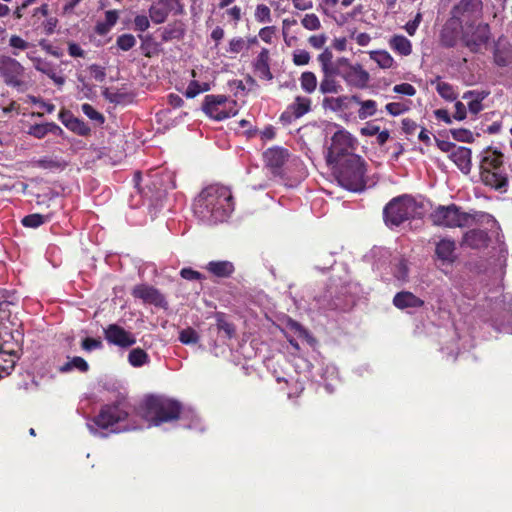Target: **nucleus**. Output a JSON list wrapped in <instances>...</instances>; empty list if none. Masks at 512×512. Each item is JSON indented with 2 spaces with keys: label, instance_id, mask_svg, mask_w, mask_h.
I'll list each match as a JSON object with an SVG mask.
<instances>
[{
  "label": "nucleus",
  "instance_id": "nucleus-1",
  "mask_svg": "<svg viewBox=\"0 0 512 512\" xmlns=\"http://www.w3.org/2000/svg\"><path fill=\"white\" fill-rule=\"evenodd\" d=\"M235 209V200L229 186L212 183L205 186L193 202L194 215L204 224L226 222Z\"/></svg>",
  "mask_w": 512,
  "mask_h": 512
},
{
  "label": "nucleus",
  "instance_id": "nucleus-2",
  "mask_svg": "<svg viewBox=\"0 0 512 512\" xmlns=\"http://www.w3.org/2000/svg\"><path fill=\"white\" fill-rule=\"evenodd\" d=\"M339 184L352 192H361L367 186V163L359 155L329 165Z\"/></svg>",
  "mask_w": 512,
  "mask_h": 512
},
{
  "label": "nucleus",
  "instance_id": "nucleus-3",
  "mask_svg": "<svg viewBox=\"0 0 512 512\" xmlns=\"http://www.w3.org/2000/svg\"><path fill=\"white\" fill-rule=\"evenodd\" d=\"M504 162L503 153L497 148H491L482 151L480 160V179L483 184L489 186L500 193H505L508 187V176L498 170Z\"/></svg>",
  "mask_w": 512,
  "mask_h": 512
},
{
  "label": "nucleus",
  "instance_id": "nucleus-4",
  "mask_svg": "<svg viewBox=\"0 0 512 512\" xmlns=\"http://www.w3.org/2000/svg\"><path fill=\"white\" fill-rule=\"evenodd\" d=\"M144 417L153 426L179 419L182 406L178 401L150 396L145 400Z\"/></svg>",
  "mask_w": 512,
  "mask_h": 512
},
{
  "label": "nucleus",
  "instance_id": "nucleus-5",
  "mask_svg": "<svg viewBox=\"0 0 512 512\" xmlns=\"http://www.w3.org/2000/svg\"><path fill=\"white\" fill-rule=\"evenodd\" d=\"M420 206L408 195L394 198L383 209L385 223L391 226H400L405 221L414 218Z\"/></svg>",
  "mask_w": 512,
  "mask_h": 512
},
{
  "label": "nucleus",
  "instance_id": "nucleus-6",
  "mask_svg": "<svg viewBox=\"0 0 512 512\" xmlns=\"http://www.w3.org/2000/svg\"><path fill=\"white\" fill-rule=\"evenodd\" d=\"M430 220L435 226L445 228H463L467 227L475 218L470 213L461 210L457 204L448 206H437L430 214Z\"/></svg>",
  "mask_w": 512,
  "mask_h": 512
},
{
  "label": "nucleus",
  "instance_id": "nucleus-7",
  "mask_svg": "<svg viewBox=\"0 0 512 512\" xmlns=\"http://www.w3.org/2000/svg\"><path fill=\"white\" fill-rule=\"evenodd\" d=\"M129 408L123 400H117L114 403L101 406L97 415L91 419L92 424L101 430L111 429V433H117L112 428L125 421L129 417Z\"/></svg>",
  "mask_w": 512,
  "mask_h": 512
},
{
  "label": "nucleus",
  "instance_id": "nucleus-8",
  "mask_svg": "<svg viewBox=\"0 0 512 512\" xmlns=\"http://www.w3.org/2000/svg\"><path fill=\"white\" fill-rule=\"evenodd\" d=\"M357 141L347 130H338L331 137L330 146L326 153V163L331 165L349 158L350 155H356Z\"/></svg>",
  "mask_w": 512,
  "mask_h": 512
},
{
  "label": "nucleus",
  "instance_id": "nucleus-9",
  "mask_svg": "<svg viewBox=\"0 0 512 512\" xmlns=\"http://www.w3.org/2000/svg\"><path fill=\"white\" fill-rule=\"evenodd\" d=\"M491 38V29L487 23H474L462 26L461 40L466 48L473 53L482 52Z\"/></svg>",
  "mask_w": 512,
  "mask_h": 512
},
{
  "label": "nucleus",
  "instance_id": "nucleus-10",
  "mask_svg": "<svg viewBox=\"0 0 512 512\" xmlns=\"http://www.w3.org/2000/svg\"><path fill=\"white\" fill-rule=\"evenodd\" d=\"M337 72L349 88L367 89L369 87L370 74L360 63L352 64L348 58H341Z\"/></svg>",
  "mask_w": 512,
  "mask_h": 512
},
{
  "label": "nucleus",
  "instance_id": "nucleus-11",
  "mask_svg": "<svg viewBox=\"0 0 512 512\" xmlns=\"http://www.w3.org/2000/svg\"><path fill=\"white\" fill-rule=\"evenodd\" d=\"M227 103L235 106L234 100L229 101L228 96L224 94H208L204 97L202 104V110L211 119L224 120L229 119L236 115V111H232V108L227 109Z\"/></svg>",
  "mask_w": 512,
  "mask_h": 512
},
{
  "label": "nucleus",
  "instance_id": "nucleus-12",
  "mask_svg": "<svg viewBox=\"0 0 512 512\" xmlns=\"http://www.w3.org/2000/svg\"><path fill=\"white\" fill-rule=\"evenodd\" d=\"M482 0H460L450 10V17L462 26L476 23L482 17Z\"/></svg>",
  "mask_w": 512,
  "mask_h": 512
},
{
  "label": "nucleus",
  "instance_id": "nucleus-13",
  "mask_svg": "<svg viewBox=\"0 0 512 512\" xmlns=\"http://www.w3.org/2000/svg\"><path fill=\"white\" fill-rule=\"evenodd\" d=\"M24 67L15 58L3 56L0 58V76L5 84L13 88H20L24 85L22 76Z\"/></svg>",
  "mask_w": 512,
  "mask_h": 512
},
{
  "label": "nucleus",
  "instance_id": "nucleus-14",
  "mask_svg": "<svg viewBox=\"0 0 512 512\" xmlns=\"http://www.w3.org/2000/svg\"><path fill=\"white\" fill-rule=\"evenodd\" d=\"M104 337L108 344L121 349H128L136 344L135 335L116 323L104 328Z\"/></svg>",
  "mask_w": 512,
  "mask_h": 512
},
{
  "label": "nucleus",
  "instance_id": "nucleus-15",
  "mask_svg": "<svg viewBox=\"0 0 512 512\" xmlns=\"http://www.w3.org/2000/svg\"><path fill=\"white\" fill-rule=\"evenodd\" d=\"M289 157L290 153L288 149L282 148V146H272L263 152V161L265 166L274 175L281 174L282 168L289 160Z\"/></svg>",
  "mask_w": 512,
  "mask_h": 512
},
{
  "label": "nucleus",
  "instance_id": "nucleus-16",
  "mask_svg": "<svg viewBox=\"0 0 512 512\" xmlns=\"http://www.w3.org/2000/svg\"><path fill=\"white\" fill-rule=\"evenodd\" d=\"M461 34L462 24L450 17L440 31V43L445 48L455 47L461 39Z\"/></svg>",
  "mask_w": 512,
  "mask_h": 512
},
{
  "label": "nucleus",
  "instance_id": "nucleus-17",
  "mask_svg": "<svg viewBox=\"0 0 512 512\" xmlns=\"http://www.w3.org/2000/svg\"><path fill=\"white\" fill-rule=\"evenodd\" d=\"M491 237L488 232L480 229L467 231L462 238L461 245L473 250L485 249L489 246Z\"/></svg>",
  "mask_w": 512,
  "mask_h": 512
},
{
  "label": "nucleus",
  "instance_id": "nucleus-18",
  "mask_svg": "<svg viewBox=\"0 0 512 512\" xmlns=\"http://www.w3.org/2000/svg\"><path fill=\"white\" fill-rule=\"evenodd\" d=\"M27 58L31 60L33 67L36 70L47 75L57 87H61L65 83V79L62 76L57 75L53 64L45 60V58L36 57L33 53H27Z\"/></svg>",
  "mask_w": 512,
  "mask_h": 512
},
{
  "label": "nucleus",
  "instance_id": "nucleus-19",
  "mask_svg": "<svg viewBox=\"0 0 512 512\" xmlns=\"http://www.w3.org/2000/svg\"><path fill=\"white\" fill-rule=\"evenodd\" d=\"M177 3V0H156L149 8L150 20L156 24L164 23Z\"/></svg>",
  "mask_w": 512,
  "mask_h": 512
},
{
  "label": "nucleus",
  "instance_id": "nucleus-20",
  "mask_svg": "<svg viewBox=\"0 0 512 512\" xmlns=\"http://www.w3.org/2000/svg\"><path fill=\"white\" fill-rule=\"evenodd\" d=\"M132 294L135 298H139L145 303L156 306L161 305L164 301V296L160 293V290L146 284L135 286L132 290Z\"/></svg>",
  "mask_w": 512,
  "mask_h": 512
},
{
  "label": "nucleus",
  "instance_id": "nucleus-21",
  "mask_svg": "<svg viewBox=\"0 0 512 512\" xmlns=\"http://www.w3.org/2000/svg\"><path fill=\"white\" fill-rule=\"evenodd\" d=\"M471 155L472 152L470 148L458 146L451 151L449 158L463 174L468 175L472 168Z\"/></svg>",
  "mask_w": 512,
  "mask_h": 512
},
{
  "label": "nucleus",
  "instance_id": "nucleus-22",
  "mask_svg": "<svg viewBox=\"0 0 512 512\" xmlns=\"http://www.w3.org/2000/svg\"><path fill=\"white\" fill-rule=\"evenodd\" d=\"M435 254L437 259L443 263H452L457 259L455 255V241L449 238H442L436 243Z\"/></svg>",
  "mask_w": 512,
  "mask_h": 512
},
{
  "label": "nucleus",
  "instance_id": "nucleus-23",
  "mask_svg": "<svg viewBox=\"0 0 512 512\" xmlns=\"http://www.w3.org/2000/svg\"><path fill=\"white\" fill-rule=\"evenodd\" d=\"M205 269L214 277L229 278L235 271L234 264L229 260H211Z\"/></svg>",
  "mask_w": 512,
  "mask_h": 512
},
{
  "label": "nucleus",
  "instance_id": "nucleus-24",
  "mask_svg": "<svg viewBox=\"0 0 512 512\" xmlns=\"http://www.w3.org/2000/svg\"><path fill=\"white\" fill-rule=\"evenodd\" d=\"M392 303H394L398 309L403 310L406 308H420L425 304V301L415 294L403 290L402 292L396 293L394 299H392Z\"/></svg>",
  "mask_w": 512,
  "mask_h": 512
},
{
  "label": "nucleus",
  "instance_id": "nucleus-25",
  "mask_svg": "<svg viewBox=\"0 0 512 512\" xmlns=\"http://www.w3.org/2000/svg\"><path fill=\"white\" fill-rule=\"evenodd\" d=\"M312 100L307 96H296L293 103H291L287 112L282 115L285 117L287 113H290L295 119H299V117L305 116L311 111Z\"/></svg>",
  "mask_w": 512,
  "mask_h": 512
},
{
  "label": "nucleus",
  "instance_id": "nucleus-26",
  "mask_svg": "<svg viewBox=\"0 0 512 512\" xmlns=\"http://www.w3.org/2000/svg\"><path fill=\"white\" fill-rule=\"evenodd\" d=\"M338 68L332 71H323V77L320 81L319 91L323 94L339 93L342 91V86L335 77L338 76Z\"/></svg>",
  "mask_w": 512,
  "mask_h": 512
},
{
  "label": "nucleus",
  "instance_id": "nucleus-27",
  "mask_svg": "<svg viewBox=\"0 0 512 512\" xmlns=\"http://www.w3.org/2000/svg\"><path fill=\"white\" fill-rule=\"evenodd\" d=\"M269 59L268 49L262 48L253 64L255 72L258 73L259 77L268 81L273 78L269 67Z\"/></svg>",
  "mask_w": 512,
  "mask_h": 512
},
{
  "label": "nucleus",
  "instance_id": "nucleus-28",
  "mask_svg": "<svg viewBox=\"0 0 512 512\" xmlns=\"http://www.w3.org/2000/svg\"><path fill=\"white\" fill-rule=\"evenodd\" d=\"M349 102L352 101L351 96L348 95H341L338 97L326 96L322 100V106L325 110L341 112L349 108Z\"/></svg>",
  "mask_w": 512,
  "mask_h": 512
},
{
  "label": "nucleus",
  "instance_id": "nucleus-29",
  "mask_svg": "<svg viewBox=\"0 0 512 512\" xmlns=\"http://www.w3.org/2000/svg\"><path fill=\"white\" fill-rule=\"evenodd\" d=\"M389 47L402 56H409L412 52L411 41L401 34L391 36L388 41Z\"/></svg>",
  "mask_w": 512,
  "mask_h": 512
},
{
  "label": "nucleus",
  "instance_id": "nucleus-30",
  "mask_svg": "<svg viewBox=\"0 0 512 512\" xmlns=\"http://www.w3.org/2000/svg\"><path fill=\"white\" fill-rule=\"evenodd\" d=\"M351 101L360 105V108L357 112V116L360 119H368V117H373L377 112V103L375 100H361L357 95H351Z\"/></svg>",
  "mask_w": 512,
  "mask_h": 512
},
{
  "label": "nucleus",
  "instance_id": "nucleus-31",
  "mask_svg": "<svg viewBox=\"0 0 512 512\" xmlns=\"http://www.w3.org/2000/svg\"><path fill=\"white\" fill-rule=\"evenodd\" d=\"M34 166L52 172L62 171L67 168V163L59 157L45 156L33 162Z\"/></svg>",
  "mask_w": 512,
  "mask_h": 512
},
{
  "label": "nucleus",
  "instance_id": "nucleus-32",
  "mask_svg": "<svg viewBox=\"0 0 512 512\" xmlns=\"http://www.w3.org/2000/svg\"><path fill=\"white\" fill-rule=\"evenodd\" d=\"M512 61V49L509 44H501L500 40L496 43L494 49V62L505 67Z\"/></svg>",
  "mask_w": 512,
  "mask_h": 512
},
{
  "label": "nucleus",
  "instance_id": "nucleus-33",
  "mask_svg": "<svg viewBox=\"0 0 512 512\" xmlns=\"http://www.w3.org/2000/svg\"><path fill=\"white\" fill-rule=\"evenodd\" d=\"M440 79V76H437L436 80L432 81V84H436V91L438 94L447 101H455L458 97L455 88H453L449 83L442 82Z\"/></svg>",
  "mask_w": 512,
  "mask_h": 512
},
{
  "label": "nucleus",
  "instance_id": "nucleus-34",
  "mask_svg": "<svg viewBox=\"0 0 512 512\" xmlns=\"http://www.w3.org/2000/svg\"><path fill=\"white\" fill-rule=\"evenodd\" d=\"M128 361L131 366L140 368L149 363V355L143 348H133L128 354Z\"/></svg>",
  "mask_w": 512,
  "mask_h": 512
},
{
  "label": "nucleus",
  "instance_id": "nucleus-35",
  "mask_svg": "<svg viewBox=\"0 0 512 512\" xmlns=\"http://www.w3.org/2000/svg\"><path fill=\"white\" fill-rule=\"evenodd\" d=\"M73 369H77L82 373H86L89 370V365L86 360L80 356H74L70 361L66 362L59 368L61 373H68Z\"/></svg>",
  "mask_w": 512,
  "mask_h": 512
},
{
  "label": "nucleus",
  "instance_id": "nucleus-36",
  "mask_svg": "<svg viewBox=\"0 0 512 512\" xmlns=\"http://www.w3.org/2000/svg\"><path fill=\"white\" fill-rule=\"evenodd\" d=\"M332 57H333L332 53L328 48H326L318 56V61L320 63L322 72L323 71H332V70H335L336 68H338V66L340 65V62H341V58H339L335 61H332Z\"/></svg>",
  "mask_w": 512,
  "mask_h": 512
},
{
  "label": "nucleus",
  "instance_id": "nucleus-37",
  "mask_svg": "<svg viewBox=\"0 0 512 512\" xmlns=\"http://www.w3.org/2000/svg\"><path fill=\"white\" fill-rule=\"evenodd\" d=\"M300 87L302 90L312 93L317 89V77L314 72L306 71L300 76Z\"/></svg>",
  "mask_w": 512,
  "mask_h": 512
},
{
  "label": "nucleus",
  "instance_id": "nucleus-38",
  "mask_svg": "<svg viewBox=\"0 0 512 512\" xmlns=\"http://www.w3.org/2000/svg\"><path fill=\"white\" fill-rule=\"evenodd\" d=\"M184 35V29L181 24L174 23L173 25H168L162 32V41L169 42L174 39L179 40Z\"/></svg>",
  "mask_w": 512,
  "mask_h": 512
},
{
  "label": "nucleus",
  "instance_id": "nucleus-39",
  "mask_svg": "<svg viewBox=\"0 0 512 512\" xmlns=\"http://www.w3.org/2000/svg\"><path fill=\"white\" fill-rule=\"evenodd\" d=\"M217 328L219 331H223L228 339H231L235 335V326L232 322L228 321L226 315L222 312L216 314Z\"/></svg>",
  "mask_w": 512,
  "mask_h": 512
},
{
  "label": "nucleus",
  "instance_id": "nucleus-40",
  "mask_svg": "<svg viewBox=\"0 0 512 512\" xmlns=\"http://www.w3.org/2000/svg\"><path fill=\"white\" fill-rule=\"evenodd\" d=\"M48 220V216H44L40 213H32L23 217L21 223L26 228L36 229L45 224Z\"/></svg>",
  "mask_w": 512,
  "mask_h": 512
},
{
  "label": "nucleus",
  "instance_id": "nucleus-41",
  "mask_svg": "<svg viewBox=\"0 0 512 512\" xmlns=\"http://www.w3.org/2000/svg\"><path fill=\"white\" fill-rule=\"evenodd\" d=\"M370 58L377 62L380 68L388 69L391 68L395 63V60L386 51H372Z\"/></svg>",
  "mask_w": 512,
  "mask_h": 512
},
{
  "label": "nucleus",
  "instance_id": "nucleus-42",
  "mask_svg": "<svg viewBox=\"0 0 512 512\" xmlns=\"http://www.w3.org/2000/svg\"><path fill=\"white\" fill-rule=\"evenodd\" d=\"M66 127L79 136H88L90 134V127L80 118L70 119L66 123Z\"/></svg>",
  "mask_w": 512,
  "mask_h": 512
},
{
  "label": "nucleus",
  "instance_id": "nucleus-43",
  "mask_svg": "<svg viewBox=\"0 0 512 512\" xmlns=\"http://www.w3.org/2000/svg\"><path fill=\"white\" fill-rule=\"evenodd\" d=\"M179 341L183 345H194L199 342V335L192 327H187L179 332Z\"/></svg>",
  "mask_w": 512,
  "mask_h": 512
},
{
  "label": "nucleus",
  "instance_id": "nucleus-44",
  "mask_svg": "<svg viewBox=\"0 0 512 512\" xmlns=\"http://www.w3.org/2000/svg\"><path fill=\"white\" fill-rule=\"evenodd\" d=\"M136 45V38L131 33L120 34L116 39V46L121 51H129Z\"/></svg>",
  "mask_w": 512,
  "mask_h": 512
},
{
  "label": "nucleus",
  "instance_id": "nucleus-45",
  "mask_svg": "<svg viewBox=\"0 0 512 512\" xmlns=\"http://www.w3.org/2000/svg\"><path fill=\"white\" fill-rule=\"evenodd\" d=\"M140 49L142 51V54L146 58H151L154 55H157L159 53L157 44L153 41V39L150 35H147L142 39Z\"/></svg>",
  "mask_w": 512,
  "mask_h": 512
},
{
  "label": "nucleus",
  "instance_id": "nucleus-46",
  "mask_svg": "<svg viewBox=\"0 0 512 512\" xmlns=\"http://www.w3.org/2000/svg\"><path fill=\"white\" fill-rule=\"evenodd\" d=\"M301 25L304 29L309 31H317L321 27L319 17L315 13L306 14L301 19Z\"/></svg>",
  "mask_w": 512,
  "mask_h": 512
},
{
  "label": "nucleus",
  "instance_id": "nucleus-47",
  "mask_svg": "<svg viewBox=\"0 0 512 512\" xmlns=\"http://www.w3.org/2000/svg\"><path fill=\"white\" fill-rule=\"evenodd\" d=\"M489 95L487 91H480L477 96L468 102V109L471 114L477 115L482 110V104L485 98Z\"/></svg>",
  "mask_w": 512,
  "mask_h": 512
},
{
  "label": "nucleus",
  "instance_id": "nucleus-48",
  "mask_svg": "<svg viewBox=\"0 0 512 512\" xmlns=\"http://www.w3.org/2000/svg\"><path fill=\"white\" fill-rule=\"evenodd\" d=\"M450 134L453 139L459 142L471 143L474 141L472 132L466 128L451 129Z\"/></svg>",
  "mask_w": 512,
  "mask_h": 512
},
{
  "label": "nucleus",
  "instance_id": "nucleus-49",
  "mask_svg": "<svg viewBox=\"0 0 512 512\" xmlns=\"http://www.w3.org/2000/svg\"><path fill=\"white\" fill-rule=\"evenodd\" d=\"M9 45L14 49L13 55L18 56V50L24 51L29 48L30 43L24 40L21 36L13 34L10 37Z\"/></svg>",
  "mask_w": 512,
  "mask_h": 512
},
{
  "label": "nucleus",
  "instance_id": "nucleus-50",
  "mask_svg": "<svg viewBox=\"0 0 512 512\" xmlns=\"http://www.w3.org/2000/svg\"><path fill=\"white\" fill-rule=\"evenodd\" d=\"M255 19L259 23H270V8L266 4H258L255 10Z\"/></svg>",
  "mask_w": 512,
  "mask_h": 512
},
{
  "label": "nucleus",
  "instance_id": "nucleus-51",
  "mask_svg": "<svg viewBox=\"0 0 512 512\" xmlns=\"http://www.w3.org/2000/svg\"><path fill=\"white\" fill-rule=\"evenodd\" d=\"M385 110L391 116L397 117L409 110V107L401 102H390L385 106Z\"/></svg>",
  "mask_w": 512,
  "mask_h": 512
},
{
  "label": "nucleus",
  "instance_id": "nucleus-52",
  "mask_svg": "<svg viewBox=\"0 0 512 512\" xmlns=\"http://www.w3.org/2000/svg\"><path fill=\"white\" fill-rule=\"evenodd\" d=\"M28 134L36 139H43L49 134L48 122L41 124H33L29 127Z\"/></svg>",
  "mask_w": 512,
  "mask_h": 512
},
{
  "label": "nucleus",
  "instance_id": "nucleus-53",
  "mask_svg": "<svg viewBox=\"0 0 512 512\" xmlns=\"http://www.w3.org/2000/svg\"><path fill=\"white\" fill-rule=\"evenodd\" d=\"M81 110L88 119L96 120L100 123L105 121L104 116L88 103L82 104Z\"/></svg>",
  "mask_w": 512,
  "mask_h": 512
},
{
  "label": "nucleus",
  "instance_id": "nucleus-54",
  "mask_svg": "<svg viewBox=\"0 0 512 512\" xmlns=\"http://www.w3.org/2000/svg\"><path fill=\"white\" fill-rule=\"evenodd\" d=\"M249 46L247 45V42L244 38L241 37H234L229 42V49L228 52L232 54H238L242 50L248 49Z\"/></svg>",
  "mask_w": 512,
  "mask_h": 512
},
{
  "label": "nucleus",
  "instance_id": "nucleus-55",
  "mask_svg": "<svg viewBox=\"0 0 512 512\" xmlns=\"http://www.w3.org/2000/svg\"><path fill=\"white\" fill-rule=\"evenodd\" d=\"M180 276L183 279H186V280H189V281H194V280L201 281V280L205 279V277H204V275L202 273H200L197 270H194L191 267H184V268H182L180 270Z\"/></svg>",
  "mask_w": 512,
  "mask_h": 512
},
{
  "label": "nucleus",
  "instance_id": "nucleus-56",
  "mask_svg": "<svg viewBox=\"0 0 512 512\" xmlns=\"http://www.w3.org/2000/svg\"><path fill=\"white\" fill-rule=\"evenodd\" d=\"M81 348L84 351H93V349H102L103 343L100 339L87 337L82 340Z\"/></svg>",
  "mask_w": 512,
  "mask_h": 512
},
{
  "label": "nucleus",
  "instance_id": "nucleus-57",
  "mask_svg": "<svg viewBox=\"0 0 512 512\" xmlns=\"http://www.w3.org/2000/svg\"><path fill=\"white\" fill-rule=\"evenodd\" d=\"M311 56L306 50H296L293 53V63L295 65H306L309 63Z\"/></svg>",
  "mask_w": 512,
  "mask_h": 512
},
{
  "label": "nucleus",
  "instance_id": "nucleus-58",
  "mask_svg": "<svg viewBox=\"0 0 512 512\" xmlns=\"http://www.w3.org/2000/svg\"><path fill=\"white\" fill-rule=\"evenodd\" d=\"M90 73L94 80L103 82L106 78L105 68L99 64H91L89 66Z\"/></svg>",
  "mask_w": 512,
  "mask_h": 512
},
{
  "label": "nucleus",
  "instance_id": "nucleus-59",
  "mask_svg": "<svg viewBox=\"0 0 512 512\" xmlns=\"http://www.w3.org/2000/svg\"><path fill=\"white\" fill-rule=\"evenodd\" d=\"M277 33V28L275 26H267L259 30V37L265 43L270 44L272 42L273 36Z\"/></svg>",
  "mask_w": 512,
  "mask_h": 512
},
{
  "label": "nucleus",
  "instance_id": "nucleus-60",
  "mask_svg": "<svg viewBox=\"0 0 512 512\" xmlns=\"http://www.w3.org/2000/svg\"><path fill=\"white\" fill-rule=\"evenodd\" d=\"M68 53L72 58H85V51L81 46L73 41L68 42Z\"/></svg>",
  "mask_w": 512,
  "mask_h": 512
},
{
  "label": "nucleus",
  "instance_id": "nucleus-61",
  "mask_svg": "<svg viewBox=\"0 0 512 512\" xmlns=\"http://www.w3.org/2000/svg\"><path fill=\"white\" fill-rule=\"evenodd\" d=\"M39 45L46 53L50 54L55 58H60L62 56L61 51H59V49L57 48H54L46 39H41L39 41Z\"/></svg>",
  "mask_w": 512,
  "mask_h": 512
},
{
  "label": "nucleus",
  "instance_id": "nucleus-62",
  "mask_svg": "<svg viewBox=\"0 0 512 512\" xmlns=\"http://www.w3.org/2000/svg\"><path fill=\"white\" fill-rule=\"evenodd\" d=\"M392 91L399 93V94L408 95V96H413L416 93L415 88L409 83H402V84L396 85L394 88H392Z\"/></svg>",
  "mask_w": 512,
  "mask_h": 512
},
{
  "label": "nucleus",
  "instance_id": "nucleus-63",
  "mask_svg": "<svg viewBox=\"0 0 512 512\" xmlns=\"http://www.w3.org/2000/svg\"><path fill=\"white\" fill-rule=\"evenodd\" d=\"M200 93V83L196 80H192L186 91H184V95H186L187 98H194Z\"/></svg>",
  "mask_w": 512,
  "mask_h": 512
},
{
  "label": "nucleus",
  "instance_id": "nucleus-64",
  "mask_svg": "<svg viewBox=\"0 0 512 512\" xmlns=\"http://www.w3.org/2000/svg\"><path fill=\"white\" fill-rule=\"evenodd\" d=\"M134 24L137 31H145L149 28V20L145 15H137Z\"/></svg>",
  "mask_w": 512,
  "mask_h": 512
}]
</instances>
